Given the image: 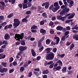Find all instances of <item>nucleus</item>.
Here are the masks:
<instances>
[{"instance_id":"obj_52","label":"nucleus","mask_w":78,"mask_h":78,"mask_svg":"<svg viewBox=\"0 0 78 78\" xmlns=\"http://www.w3.org/2000/svg\"><path fill=\"white\" fill-rule=\"evenodd\" d=\"M53 61H51L48 63V65H51L53 64Z\"/></svg>"},{"instance_id":"obj_13","label":"nucleus","mask_w":78,"mask_h":78,"mask_svg":"<svg viewBox=\"0 0 78 78\" xmlns=\"http://www.w3.org/2000/svg\"><path fill=\"white\" fill-rule=\"evenodd\" d=\"M57 30L58 31H62L63 29V27L60 26H58L56 27Z\"/></svg>"},{"instance_id":"obj_35","label":"nucleus","mask_w":78,"mask_h":78,"mask_svg":"<svg viewBox=\"0 0 78 78\" xmlns=\"http://www.w3.org/2000/svg\"><path fill=\"white\" fill-rule=\"evenodd\" d=\"M42 16L44 17H45V18H47V14L45 12H44L42 14Z\"/></svg>"},{"instance_id":"obj_56","label":"nucleus","mask_w":78,"mask_h":78,"mask_svg":"<svg viewBox=\"0 0 78 78\" xmlns=\"http://www.w3.org/2000/svg\"><path fill=\"white\" fill-rule=\"evenodd\" d=\"M66 7H67V6H66L64 5H63L61 7V8L63 9V8H64L65 9L66 8Z\"/></svg>"},{"instance_id":"obj_58","label":"nucleus","mask_w":78,"mask_h":78,"mask_svg":"<svg viewBox=\"0 0 78 78\" xmlns=\"http://www.w3.org/2000/svg\"><path fill=\"white\" fill-rule=\"evenodd\" d=\"M66 29L67 30H70L71 28L70 27V26H67L66 27Z\"/></svg>"},{"instance_id":"obj_23","label":"nucleus","mask_w":78,"mask_h":78,"mask_svg":"<svg viewBox=\"0 0 78 78\" xmlns=\"http://www.w3.org/2000/svg\"><path fill=\"white\" fill-rule=\"evenodd\" d=\"M54 69H55L56 70H59L60 69H61V67L60 66H58L54 68Z\"/></svg>"},{"instance_id":"obj_60","label":"nucleus","mask_w":78,"mask_h":78,"mask_svg":"<svg viewBox=\"0 0 78 78\" xmlns=\"http://www.w3.org/2000/svg\"><path fill=\"white\" fill-rule=\"evenodd\" d=\"M31 32H32V33H36V32H37V30L34 29H32L31 30Z\"/></svg>"},{"instance_id":"obj_20","label":"nucleus","mask_w":78,"mask_h":78,"mask_svg":"<svg viewBox=\"0 0 78 78\" xmlns=\"http://www.w3.org/2000/svg\"><path fill=\"white\" fill-rule=\"evenodd\" d=\"M63 9L65 11V13H67V12H69V11H70V9L67 8V6L66 7L65 9Z\"/></svg>"},{"instance_id":"obj_47","label":"nucleus","mask_w":78,"mask_h":78,"mask_svg":"<svg viewBox=\"0 0 78 78\" xmlns=\"http://www.w3.org/2000/svg\"><path fill=\"white\" fill-rule=\"evenodd\" d=\"M62 16L61 15H58L57 16V19L59 20H61Z\"/></svg>"},{"instance_id":"obj_3","label":"nucleus","mask_w":78,"mask_h":78,"mask_svg":"<svg viewBox=\"0 0 78 78\" xmlns=\"http://www.w3.org/2000/svg\"><path fill=\"white\" fill-rule=\"evenodd\" d=\"M14 23L13 24V26L14 27H17L20 25V22L18 19H14Z\"/></svg>"},{"instance_id":"obj_5","label":"nucleus","mask_w":78,"mask_h":78,"mask_svg":"<svg viewBox=\"0 0 78 78\" xmlns=\"http://www.w3.org/2000/svg\"><path fill=\"white\" fill-rule=\"evenodd\" d=\"M5 44V45H3L1 47V48H6V46H7V45L8 44V41H3L2 44Z\"/></svg>"},{"instance_id":"obj_44","label":"nucleus","mask_w":78,"mask_h":78,"mask_svg":"<svg viewBox=\"0 0 78 78\" xmlns=\"http://www.w3.org/2000/svg\"><path fill=\"white\" fill-rule=\"evenodd\" d=\"M7 24V23H6V22H4V23H2V24H1V25L2 27H5L6 25Z\"/></svg>"},{"instance_id":"obj_29","label":"nucleus","mask_w":78,"mask_h":78,"mask_svg":"<svg viewBox=\"0 0 78 78\" xmlns=\"http://www.w3.org/2000/svg\"><path fill=\"white\" fill-rule=\"evenodd\" d=\"M13 16H14V14L11 13L8 16L7 18H11V17H13Z\"/></svg>"},{"instance_id":"obj_14","label":"nucleus","mask_w":78,"mask_h":78,"mask_svg":"<svg viewBox=\"0 0 78 78\" xmlns=\"http://www.w3.org/2000/svg\"><path fill=\"white\" fill-rule=\"evenodd\" d=\"M54 6L55 8L59 7V8H60V6L59 5V4L57 2H55L54 3Z\"/></svg>"},{"instance_id":"obj_25","label":"nucleus","mask_w":78,"mask_h":78,"mask_svg":"<svg viewBox=\"0 0 78 78\" xmlns=\"http://www.w3.org/2000/svg\"><path fill=\"white\" fill-rule=\"evenodd\" d=\"M66 70H67V67H64L62 69V72L65 73V72H66Z\"/></svg>"},{"instance_id":"obj_61","label":"nucleus","mask_w":78,"mask_h":78,"mask_svg":"<svg viewBox=\"0 0 78 78\" xmlns=\"http://www.w3.org/2000/svg\"><path fill=\"white\" fill-rule=\"evenodd\" d=\"M16 3V0H12V2H11V4L13 5Z\"/></svg>"},{"instance_id":"obj_63","label":"nucleus","mask_w":78,"mask_h":78,"mask_svg":"<svg viewBox=\"0 0 78 78\" xmlns=\"http://www.w3.org/2000/svg\"><path fill=\"white\" fill-rule=\"evenodd\" d=\"M18 6L20 8H22V4L20 3L18 4Z\"/></svg>"},{"instance_id":"obj_62","label":"nucleus","mask_w":78,"mask_h":78,"mask_svg":"<svg viewBox=\"0 0 78 78\" xmlns=\"http://www.w3.org/2000/svg\"><path fill=\"white\" fill-rule=\"evenodd\" d=\"M40 25H43L44 24V22L43 21H41L40 22Z\"/></svg>"},{"instance_id":"obj_15","label":"nucleus","mask_w":78,"mask_h":78,"mask_svg":"<svg viewBox=\"0 0 78 78\" xmlns=\"http://www.w3.org/2000/svg\"><path fill=\"white\" fill-rule=\"evenodd\" d=\"M31 52L32 53V55L33 56H35L36 55V52L34 51V49L31 50Z\"/></svg>"},{"instance_id":"obj_24","label":"nucleus","mask_w":78,"mask_h":78,"mask_svg":"<svg viewBox=\"0 0 78 78\" xmlns=\"http://www.w3.org/2000/svg\"><path fill=\"white\" fill-rule=\"evenodd\" d=\"M34 74L37 76H39V73L37 71H34Z\"/></svg>"},{"instance_id":"obj_36","label":"nucleus","mask_w":78,"mask_h":78,"mask_svg":"<svg viewBox=\"0 0 78 78\" xmlns=\"http://www.w3.org/2000/svg\"><path fill=\"white\" fill-rule=\"evenodd\" d=\"M57 51V48H54L52 49V51L54 53H56V52Z\"/></svg>"},{"instance_id":"obj_34","label":"nucleus","mask_w":78,"mask_h":78,"mask_svg":"<svg viewBox=\"0 0 78 78\" xmlns=\"http://www.w3.org/2000/svg\"><path fill=\"white\" fill-rule=\"evenodd\" d=\"M66 37L65 36H63L61 38L62 41H65L66 40Z\"/></svg>"},{"instance_id":"obj_9","label":"nucleus","mask_w":78,"mask_h":78,"mask_svg":"<svg viewBox=\"0 0 78 78\" xmlns=\"http://www.w3.org/2000/svg\"><path fill=\"white\" fill-rule=\"evenodd\" d=\"M28 16H27L26 17V18H23L22 20V22L24 23V22H25V23H27V22H28V20H27L26 18H27V17H28Z\"/></svg>"},{"instance_id":"obj_55","label":"nucleus","mask_w":78,"mask_h":78,"mask_svg":"<svg viewBox=\"0 0 78 78\" xmlns=\"http://www.w3.org/2000/svg\"><path fill=\"white\" fill-rule=\"evenodd\" d=\"M51 20H56V16H54L52 17Z\"/></svg>"},{"instance_id":"obj_49","label":"nucleus","mask_w":78,"mask_h":78,"mask_svg":"<svg viewBox=\"0 0 78 78\" xmlns=\"http://www.w3.org/2000/svg\"><path fill=\"white\" fill-rule=\"evenodd\" d=\"M41 59V57L40 56H38L36 58V59L37 61H39Z\"/></svg>"},{"instance_id":"obj_4","label":"nucleus","mask_w":78,"mask_h":78,"mask_svg":"<svg viewBox=\"0 0 78 78\" xmlns=\"http://www.w3.org/2000/svg\"><path fill=\"white\" fill-rule=\"evenodd\" d=\"M27 49V47L26 46H21L19 47L20 51H23L24 50H26Z\"/></svg>"},{"instance_id":"obj_59","label":"nucleus","mask_w":78,"mask_h":78,"mask_svg":"<svg viewBox=\"0 0 78 78\" xmlns=\"http://www.w3.org/2000/svg\"><path fill=\"white\" fill-rule=\"evenodd\" d=\"M22 53V51H20L17 53V55L18 56H21V54Z\"/></svg>"},{"instance_id":"obj_50","label":"nucleus","mask_w":78,"mask_h":78,"mask_svg":"<svg viewBox=\"0 0 78 78\" xmlns=\"http://www.w3.org/2000/svg\"><path fill=\"white\" fill-rule=\"evenodd\" d=\"M5 57H6V55H4L1 57H0V59H4Z\"/></svg>"},{"instance_id":"obj_27","label":"nucleus","mask_w":78,"mask_h":78,"mask_svg":"<svg viewBox=\"0 0 78 78\" xmlns=\"http://www.w3.org/2000/svg\"><path fill=\"white\" fill-rule=\"evenodd\" d=\"M50 43V40L49 39H47L46 41V44L47 45H48Z\"/></svg>"},{"instance_id":"obj_43","label":"nucleus","mask_w":78,"mask_h":78,"mask_svg":"<svg viewBox=\"0 0 78 78\" xmlns=\"http://www.w3.org/2000/svg\"><path fill=\"white\" fill-rule=\"evenodd\" d=\"M14 71V69H10L9 70V73H11Z\"/></svg>"},{"instance_id":"obj_12","label":"nucleus","mask_w":78,"mask_h":78,"mask_svg":"<svg viewBox=\"0 0 78 78\" xmlns=\"http://www.w3.org/2000/svg\"><path fill=\"white\" fill-rule=\"evenodd\" d=\"M59 9V7H55L53 8L52 9V11L54 12H55L56 11H58V9Z\"/></svg>"},{"instance_id":"obj_31","label":"nucleus","mask_w":78,"mask_h":78,"mask_svg":"<svg viewBox=\"0 0 78 78\" xmlns=\"http://www.w3.org/2000/svg\"><path fill=\"white\" fill-rule=\"evenodd\" d=\"M53 25H54V23L52 21H50L49 23V26H52Z\"/></svg>"},{"instance_id":"obj_28","label":"nucleus","mask_w":78,"mask_h":78,"mask_svg":"<svg viewBox=\"0 0 78 78\" xmlns=\"http://www.w3.org/2000/svg\"><path fill=\"white\" fill-rule=\"evenodd\" d=\"M28 8V5L26 4H23V9H26Z\"/></svg>"},{"instance_id":"obj_26","label":"nucleus","mask_w":78,"mask_h":78,"mask_svg":"<svg viewBox=\"0 0 78 78\" xmlns=\"http://www.w3.org/2000/svg\"><path fill=\"white\" fill-rule=\"evenodd\" d=\"M1 64L2 66H4L5 67H6L7 65V63L6 62H2L1 63Z\"/></svg>"},{"instance_id":"obj_17","label":"nucleus","mask_w":78,"mask_h":78,"mask_svg":"<svg viewBox=\"0 0 78 78\" xmlns=\"http://www.w3.org/2000/svg\"><path fill=\"white\" fill-rule=\"evenodd\" d=\"M40 31L41 33H44V34L46 33V30L43 29H40Z\"/></svg>"},{"instance_id":"obj_33","label":"nucleus","mask_w":78,"mask_h":78,"mask_svg":"<svg viewBox=\"0 0 78 78\" xmlns=\"http://www.w3.org/2000/svg\"><path fill=\"white\" fill-rule=\"evenodd\" d=\"M44 49V47L43 46H41V48H40L38 49V50L40 52H41L42 51V50H43V49Z\"/></svg>"},{"instance_id":"obj_53","label":"nucleus","mask_w":78,"mask_h":78,"mask_svg":"<svg viewBox=\"0 0 78 78\" xmlns=\"http://www.w3.org/2000/svg\"><path fill=\"white\" fill-rule=\"evenodd\" d=\"M53 5H52L51 6H50L49 8V10H52V9H53Z\"/></svg>"},{"instance_id":"obj_45","label":"nucleus","mask_w":78,"mask_h":78,"mask_svg":"<svg viewBox=\"0 0 78 78\" xmlns=\"http://www.w3.org/2000/svg\"><path fill=\"white\" fill-rule=\"evenodd\" d=\"M66 18V16H63V17L62 16L61 19H60V20H62V21H64L65 18Z\"/></svg>"},{"instance_id":"obj_37","label":"nucleus","mask_w":78,"mask_h":78,"mask_svg":"<svg viewBox=\"0 0 78 78\" xmlns=\"http://www.w3.org/2000/svg\"><path fill=\"white\" fill-rule=\"evenodd\" d=\"M0 3L1 4V5H2V6H6V5H5V2H0Z\"/></svg>"},{"instance_id":"obj_22","label":"nucleus","mask_w":78,"mask_h":78,"mask_svg":"<svg viewBox=\"0 0 78 78\" xmlns=\"http://www.w3.org/2000/svg\"><path fill=\"white\" fill-rule=\"evenodd\" d=\"M75 15V13H73V14H71V15L69 16L68 17V19H71L72 18H73L74 16Z\"/></svg>"},{"instance_id":"obj_42","label":"nucleus","mask_w":78,"mask_h":78,"mask_svg":"<svg viewBox=\"0 0 78 78\" xmlns=\"http://www.w3.org/2000/svg\"><path fill=\"white\" fill-rule=\"evenodd\" d=\"M69 34V31H66L65 32V35L64 36L66 37V36H67Z\"/></svg>"},{"instance_id":"obj_1","label":"nucleus","mask_w":78,"mask_h":78,"mask_svg":"<svg viewBox=\"0 0 78 78\" xmlns=\"http://www.w3.org/2000/svg\"><path fill=\"white\" fill-rule=\"evenodd\" d=\"M52 48H48L45 49V51L47 52V53H48L47 54L46 56V58L48 60H53L55 57L54 53L52 52H51L52 50Z\"/></svg>"},{"instance_id":"obj_30","label":"nucleus","mask_w":78,"mask_h":78,"mask_svg":"<svg viewBox=\"0 0 78 78\" xmlns=\"http://www.w3.org/2000/svg\"><path fill=\"white\" fill-rule=\"evenodd\" d=\"M31 13V11L30 10L28 11L25 12V14H27V15H29V14H30Z\"/></svg>"},{"instance_id":"obj_64","label":"nucleus","mask_w":78,"mask_h":78,"mask_svg":"<svg viewBox=\"0 0 78 78\" xmlns=\"http://www.w3.org/2000/svg\"><path fill=\"white\" fill-rule=\"evenodd\" d=\"M78 37V34H76L74 36H73V38L74 39H75L76 38H77Z\"/></svg>"},{"instance_id":"obj_21","label":"nucleus","mask_w":78,"mask_h":78,"mask_svg":"<svg viewBox=\"0 0 78 78\" xmlns=\"http://www.w3.org/2000/svg\"><path fill=\"white\" fill-rule=\"evenodd\" d=\"M31 30H32V29L36 30V29H37V26L36 25H33L31 26Z\"/></svg>"},{"instance_id":"obj_48","label":"nucleus","mask_w":78,"mask_h":78,"mask_svg":"<svg viewBox=\"0 0 78 78\" xmlns=\"http://www.w3.org/2000/svg\"><path fill=\"white\" fill-rule=\"evenodd\" d=\"M53 66H54V63H53L51 65H50L49 66V68L50 69H52V68L53 67Z\"/></svg>"},{"instance_id":"obj_8","label":"nucleus","mask_w":78,"mask_h":78,"mask_svg":"<svg viewBox=\"0 0 78 78\" xmlns=\"http://www.w3.org/2000/svg\"><path fill=\"white\" fill-rule=\"evenodd\" d=\"M8 70V69L6 68H2L1 70V73H3L4 72L6 73V72H7V71Z\"/></svg>"},{"instance_id":"obj_57","label":"nucleus","mask_w":78,"mask_h":78,"mask_svg":"<svg viewBox=\"0 0 78 78\" xmlns=\"http://www.w3.org/2000/svg\"><path fill=\"white\" fill-rule=\"evenodd\" d=\"M57 62V63H59V64H62V62L60 60H58Z\"/></svg>"},{"instance_id":"obj_11","label":"nucleus","mask_w":78,"mask_h":78,"mask_svg":"<svg viewBox=\"0 0 78 78\" xmlns=\"http://www.w3.org/2000/svg\"><path fill=\"white\" fill-rule=\"evenodd\" d=\"M50 5V3L48 2H46V3L45 6V8L46 9L48 8V7H49V6Z\"/></svg>"},{"instance_id":"obj_32","label":"nucleus","mask_w":78,"mask_h":78,"mask_svg":"<svg viewBox=\"0 0 78 78\" xmlns=\"http://www.w3.org/2000/svg\"><path fill=\"white\" fill-rule=\"evenodd\" d=\"M25 70V68L23 67L22 66L20 67V72H23Z\"/></svg>"},{"instance_id":"obj_46","label":"nucleus","mask_w":78,"mask_h":78,"mask_svg":"<svg viewBox=\"0 0 78 78\" xmlns=\"http://www.w3.org/2000/svg\"><path fill=\"white\" fill-rule=\"evenodd\" d=\"M34 70V71L39 72L40 71V69L39 68L35 69Z\"/></svg>"},{"instance_id":"obj_6","label":"nucleus","mask_w":78,"mask_h":78,"mask_svg":"<svg viewBox=\"0 0 78 78\" xmlns=\"http://www.w3.org/2000/svg\"><path fill=\"white\" fill-rule=\"evenodd\" d=\"M10 38V36L9 35V34H5L4 36V38L5 40H8Z\"/></svg>"},{"instance_id":"obj_54","label":"nucleus","mask_w":78,"mask_h":78,"mask_svg":"<svg viewBox=\"0 0 78 78\" xmlns=\"http://www.w3.org/2000/svg\"><path fill=\"white\" fill-rule=\"evenodd\" d=\"M27 63L26 64H25L24 65L23 67L25 68H26L27 67H28V63L27 62Z\"/></svg>"},{"instance_id":"obj_16","label":"nucleus","mask_w":78,"mask_h":78,"mask_svg":"<svg viewBox=\"0 0 78 78\" xmlns=\"http://www.w3.org/2000/svg\"><path fill=\"white\" fill-rule=\"evenodd\" d=\"M65 14H66V13L65 12V11L63 9V10H62V11L60 12V15L61 16H64Z\"/></svg>"},{"instance_id":"obj_19","label":"nucleus","mask_w":78,"mask_h":78,"mask_svg":"<svg viewBox=\"0 0 78 78\" xmlns=\"http://www.w3.org/2000/svg\"><path fill=\"white\" fill-rule=\"evenodd\" d=\"M20 43L21 45H23V46H25L26 44V43L25 42V41L23 40H22L20 42Z\"/></svg>"},{"instance_id":"obj_41","label":"nucleus","mask_w":78,"mask_h":78,"mask_svg":"<svg viewBox=\"0 0 78 78\" xmlns=\"http://www.w3.org/2000/svg\"><path fill=\"white\" fill-rule=\"evenodd\" d=\"M74 47H75V45H74V44H73L70 47V50H72Z\"/></svg>"},{"instance_id":"obj_51","label":"nucleus","mask_w":78,"mask_h":78,"mask_svg":"<svg viewBox=\"0 0 78 78\" xmlns=\"http://www.w3.org/2000/svg\"><path fill=\"white\" fill-rule=\"evenodd\" d=\"M14 60V58L13 57H11L9 59V62H11L12 61H13Z\"/></svg>"},{"instance_id":"obj_40","label":"nucleus","mask_w":78,"mask_h":78,"mask_svg":"<svg viewBox=\"0 0 78 78\" xmlns=\"http://www.w3.org/2000/svg\"><path fill=\"white\" fill-rule=\"evenodd\" d=\"M32 72H29L28 74V77H31V76H32Z\"/></svg>"},{"instance_id":"obj_38","label":"nucleus","mask_w":78,"mask_h":78,"mask_svg":"<svg viewBox=\"0 0 78 78\" xmlns=\"http://www.w3.org/2000/svg\"><path fill=\"white\" fill-rule=\"evenodd\" d=\"M12 64L14 66H16L17 65V63L16 62L14 61L13 62Z\"/></svg>"},{"instance_id":"obj_10","label":"nucleus","mask_w":78,"mask_h":78,"mask_svg":"<svg viewBox=\"0 0 78 78\" xmlns=\"http://www.w3.org/2000/svg\"><path fill=\"white\" fill-rule=\"evenodd\" d=\"M42 73L44 75L49 73V71L48 70V69H46V70H43L42 72Z\"/></svg>"},{"instance_id":"obj_2","label":"nucleus","mask_w":78,"mask_h":78,"mask_svg":"<svg viewBox=\"0 0 78 78\" xmlns=\"http://www.w3.org/2000/svg\"><path fill=\"white\" fill-rule=\"evenodd\" d=\"M24 37V33H22L20 34H15L14 38L18 41H20V39H22Z\"/></svg>"},{"instance_id":"obj_7","label":"nucleus","mask_w":78,"mask_h":78,"mask_svg":"<svg viewBox=\"0 0 78 78\" xmlns=\"http://www.w3.org/2000/svg\"><path fill=\"white\" fill-rule=\"evenodd\" d=\"M54 39L56 40V44L58 45L59 44V37H54Z\"/></svg>"},{"instance_id":"obj_39","label":"nucleus","mask_w":78,"mask_h":78,"mask_svg":"<svg viewBox=\"0 0 78 78\" xmlns=\"http://www.w3.org/2000/svg\"><path fill=\"white\" fill-rule=\"evenodd\" d=\"M41 46H42V43L40 42L39 41L38 42V47L39 48L41 47Z\"/></svg>"},{"instance_id":"obj_18","label":"nucleus","mask_w":78,"mask_h":78,"mask_svg":"<svg viewBox=\"0 0 78 78\" xmlns=\"http://www.w3.org/2000/svg\"><path fill=\"white\" fill-rule=\"evenodd\" d=\"M73 1L70 2L69 4V6L70 8H72V6H73Z\"/></svg>"}]
</instances>
